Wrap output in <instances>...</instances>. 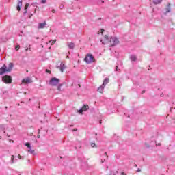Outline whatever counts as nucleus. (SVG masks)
I'll return each mask as SVG.
<instances>
[{
	"instance_id": "1a4fd4ad",
	"label": "nucleus",
	"mask_w": 175,
	"mask_h": 175,
	"mask_svg": "<svg viewBox=\"0 0 175 175\" xmlns=\"http://www.w3.org/2000/svg\"><path fill=\"white\" fill-rule=\"evenodd\" d=\"M170 6H171V4L170 3H169L165 8V14L166 13H170V12H172V8Z\"/></svg>"
},
{
	"instance_id": "39448f33",
	"label": "nucleus",
	"mask_w": 175,
	"mask_h": 175,
	"mask_svg": "<svg viewBox=\"0 0 175 175\" xmlns=\"http://www.w3.org/2000/svg\"><path fill=\"white\" fill-rule=\"evenodd\" d=\"M90 109V106L88 105H84L81 109L78 111V113L83 114V111H87Z\"/></svg>"
},
{
	"instance_id": "37998d69",
	"label": "nucleus",
	"mask_w": 175,
	"mask_h": 175,
	"mask_svg": "<svg viewBox=\"0 0 175 175\" xmlns=\"http://www.w3.org/2000/svg\"><path fill=\"white\" fill-rule=\"evenodd\" d=\"M100 124H102V120H100Z\"/></svg>"
},
{
	"instance_id": "dca6fc26",
	"label": "nucleus",
	"mask_w": 175,
	"mask_h": 175,
	"mask_svg": "<svg viewBox=\"0 0 175 175\" xmlns=\"http://www.w3.org/2000/svg\"><path fill=\"white\" fill-rule=\"evenodd\" d=\"M105 88V86L102 85L100 88H98V92H100V94H102V92H103V89Z\"/></svg>"
},
{
	"instance_id": "c03bdc74",
	"label": "nucleus",
	"mask_w": 175,
	"mask_h": 175,
	"mask_svg": "<svg viewBox=\"0 0 175 175\" xmlns=\"http://www.w3.org/2000/svg\"><path fill=\"white\" fill-rule=\"evenodd\" d=\"M109 174V175H111V174H112V173H111V172H110Z\"/></svg>"
},
{
	"instance_id": "4be33fe9",
	"label": "nucleus",
	"mask_w": 175,
	"mask_h": 175,
	"mask_svg": "<svg viewBox=\"0 0 175 175\" xmlns=\"http://www.w3.org/2000/svg\"><path fill=\"white\" fill-rule=\"evenodd\" d=\"M91 147H96V144H95V143H92L91 144Z\"/></svg>"
},
{
	"instance_id": "de8ad7c7",
	"label": "nucleus",
	"mask_w": 175,
	"mask_h": 175,
	"mask_svg": "<svg viewBox=\"0 0 175 175\" xmlns=\"http://www.w3.org/2000/svg\"><path fill=\"white\" fill-rule=\"evenodd\" d=\"M5 109H8V107H5Z\"/></svg>"
},
{
	"instance_id": "ea45409f",
	"label": "nucleus",
	"mask_w": 175,
	"mask_h": 175,
	"mask_svg": "<svg viewBox=\"0 0 175 175\" xmlns=\"http://www.w3.org/2000/svg\"><path fill=\"white\" fill-rule=\"evenodd\" d=\"M118 66H116V70H118Z\"/></svg>"
},
{
	"instance_id": "f03ea898",
	"label": "nucleus",
	"mask_w": 175,
	"mask_h": 175,
	"mask_svg": "<svg viewBox=\"0 0 175 175\" xmlns=\"http://www.w3.org/2000/svg\"><path fill=\"white\" fill-rule=\"evenodd\" d=\"M84 61H85L86 64H91L92 62H95V57L92 56V54H88L85 56Z\"/></svg>"
},
{
	"instance_id": "5701e85b",
	"label": "nucleus",
	"mask_w": 175,
	"mask_h": 175,
	"mask_svg": "<svg viewBox=\"0 0 175 175\" xmlns=\"http://www.w3.org/2000/svg\"><path fill=\"white\" fill-rule=\"evenodd\" d=\"M15 49L16 50V51H18V50H20V46L18 45L15 47Z\"/></svg>"
},
{
	"instance_id": "473e14b6",
	"label": "nucleus",
	"mask_w": 175,
	"mask_h": 175,
	"mask_svg": "<svg viewBox=\"0 0 175 175\" xmlns=\"http://www.w3.org/2000/svg\"><path fill=\"white\" fill-rule=\"evenodd\" d=\"M52 13H55V10H52Z\"/></svg>"
},
{
	"instance_id": "6e6552de",
	"label": "nucleus",
	"mask_w": 175,
	"mask_h": 175,
	"mask_svg": "<svg viewBox=\"0 0 175 175\" xmlns=\"http://www.w3.org/2000/svg\"><path fill=\"white\" fill-rule=\"evenodd\" d=\"M17 7L16 9L20 12L21 10V6H23V0H18Z\"/></svg>"
},
{
	"instance_id": "9b49d317",
	"label": "nucleus",
	"mask_w": 175,
	"mask_h": 175,
	"mask_svg": "<svg viewBox=\"0 0 175 175\" xmlns=\"http://www.w3.org/2000/svg\"><path fill=\"white\" fill-rule=\"evenodd\" d=\"M67 46L68 49H75V46H76V44L73 42H69L67 44Z\"/></svg>"
},
{
	"instance_id": "ddd939ff",
	"label": "nucleus",
	"mask_w": 175,
	"mask_h": 175,
	"mask_svg": "<svg viewBox=\"0 0 175 175\" xmlns=\"http://www.w3.org/2000/svg\"><path fill=\"white\" fill-rule=\"evenodd\" d=\"M13 63H10L9 64V68H7V72H11L12 69H13Z\"/></svg>"
},
{
	"instance_id": "09e8293b",
	"label": "nucleus",
	"mask_w": 175,
	"mask_h": 175,
	"mask_svg": "<svg viewBox=\"0 0 175 175\" xmlns=\"http://www.w3.org/2000/svg\"><path fill=\"white\" fill-rule=\"evenodd\" d=\"M107 169H109V167H107Z\"/></svg>"
},
{
	"instance_id": "c756f323",
	"label": "nucleus",
	"mask_w": 175,
	"mask_h": 175,
	"mask_svg": "<svg viewBox=\"0 0 175 175\" xmlns=\"http://www.w3.org/2000/svg\"><path fill=\"white\" fill-rule=\"evenodd\" d=\"M18 157L19 158V159H21V155L18 154Z\"/></svg>"
},
{
	"instance_id": "58836bf2",
	"label": "nucleus",
	"mask_w": 175,
	"mask_h": 175,
	"mask_svg": "<svg viewBox=\"0 0 175 175\" xmlns=\"http://www.w3.org/2000/svg\"><path fill=\"white\" fill-rule=\"evenodd\" d=\"M124 174H125V172H122V175H124Z\"/></svg>"
},
{
	"instance_id": "412c9836",
	"label": "nucleus",
	"mask_w": 175,
	"mask_h": 175,
	"mask_svg": "<svg viewBox=\"0 0 175 175\" xmlns=\"http://www.w3.org/2000/svg\"><path fill=\"white\" fill-rule=\"evenodd\" d=\"M28 6H29V3H26L25 6V10H27L28 9Z\"/></svg>"
},
{
	"instance_id": "b1692460",
	"label": "nucleus",
	"mask_w": 175,
	"mask_h": 175,
	"mask_svg": "<svg viewBox=\"0 0 175 175\" xmlns=\"http://www.w3.org/2000/svg\"><path fill=\"white\" fill-rule=\"evenodd\" d=\"M61 87H62V85H59L57 87L58 91H61Z\"/></svg>"
},
{
	"instance_id": "cd10ccee",
	"label": "nucleus",
	"mask_w": 175,
	"mask_h": 175,
	"mask_svg": "<svg viewBox=\"0 0 175 175\" xmlns=\"http://www.w3.org/2000/svg\"><path fill=\"white\" fill-rule=\"evenodd\" d=\"M100 32L101 33H103V32H105V29H100Z\"/></svg>"
},
{
	"instance_id": "4468645a",
	"label": "nucleus",
	"mask_w": 175,
	"mask_h": 175,
	"mask_svg": "<svg viewBox=\"0 0 175 175\" xmlns=\"http://www.w3.org/2000/svg\"><path fill=\"white\" fill-rule=\"evenodd\" d=\"M162 1L163 0H153V3L154 5H159V3H162Z\"/></svg>"
},
{
	"instance_id": "bb28decb",
	"label": "nucleus",
	"mask_w": 175,
	"mask_h": 175,
	"mask_svg": "<svg viewBox=\"0 0 175 175\" xmlns=\"http://www.w3.org/2000/svg\"><path fill=\"white\" fill-rule=\"evenodd\" d=\"M46 73H51V71L50 70H49V69H46Z\"/></svg>"
},
{
	"instance_id": "aec40b11",
	"label": "nucleus",
	"mask_w": 175,
	"mask_h": 175,
	"mask_svg": "<svg viewBox=\"0 0 175 175\" xmlns=\"http://www.w3.org/2000/svg\"><path fill=\"white\" fill-rule=\"evenodd\" d=\"M11 161H12V163H14V155L11 156Z\"/></svg>"
},
{
	"instance_id": "a19ab883",
	"label": "nucleus",
	"mask_w": 175,
	"mask_h": 175,
	"mask_svg": "<svg viewBox=\"0 0 175 175\" xmlns=\"http://www.w3.org/2000/svg\"><path fill=\"white\" fill-rule=\"evenodd\" d=\"M101 2H102V3H105V1H102Z\"/></svg>"
},
{
	"instance_id": "0eeeda50",
	"label": "nucleus",
	"mask_w": 175,
	"mask_h": 175,
	"mask_svg": "<svg viewBox=\"0 0 175 175\" xmlns=\"http://www.w3.org/2000/svg\"><path fill=\"white\" fill-rule=\"evenodd\" d=\"M5 72H8V68H6V64H4L1 68H0V75H3Z\"/></svg>"
},
{
	"instance_id": "a211bd4d",
	"label": "nucleus",
	"mask_w": 175,
	"mask_h": 175,
	"mask_svg": "<svg viewBox=\"0 0 175 175\" xmlns=\"http://www.w3.org/2000/svg\"><path fill=\"white\" fill-rule=\"evenodd\" d=\"M25 146H26V147L29 148V149H31V144L30 143H25Z\"/></svg>"
},
{
	"instance_id": "79ce46f5",
	"label": "nucleus",
	"mask_w": 175,
	"mask_h": 175,
	"mask_svg": "<svg viewBox=\"0 0 175 175\" xmlns=\"http://www.w3.org/2000/svg\"><path fill=\"white\" fill-rule=\"evenodd\" d=\"M60 8H64V5H60Z\"/></svg>"
},
{
	"instance_id": "f257e3e1",
	"label": "nucleus",
	"mask_w": 175,
	"mask_h": 175,
	"mask_svg": "<svg viewBox=\"0 0 175 175\" xmlns=\"http://www.w3.org/2000/svg\"><path fill=\"white\" fill-rule=\"evenodd\" d=\"M103 44H107L109 47H114L120 43V40L116 37H109V36L105 35L104 36V40H101Z\"/></svg>"
},
{
	"instance_id": "393cba45",
	"label": "nucleus",
	"mask_w": 175,
	"mask_h": 175,
	"mask_svg": "<svg viewBox=\"0 0 175 175\" xmlns=\"http://www.w3.org/2000/svg\"><path fill=\"white\" fill-rule=\"evenodd\" d=\"M29 152H31V154H33V152H35V150H29Z\"/></svg>"
},
{
	"instance_id": "423d86ee",
	"label": "nucleus",
	"mask_w": 175,
	"mask_h": 175,
	"mask_svg": "<svg viewBox=\"0 0 175 175\" xmlns=\"http://www.w3.org/2000/svg\"><path fill=\"white\" fill-rule=\"evenodd\" d=\"M29 83H32V81L29 77H27L22 80V84H29Z\"/></svg>"
},
{
	"instance_id": "f3484780",
	"label": "nucleus",
	"mask_w": 175,
	"mask_h": 175,
	"mask_svg": "<svg viewBox=\"0 0 175 175\" xmlns=\"http://www.w3.org/2000/svg\"><path fill=\"white\" fill-rule=\"evenodd\" d=\"M130 58H131V61H136V59H137L136 56L134 55H131Z\"/></svg>"
},
{
	"instance_id": "4c0bfd02",
	"label": "nucleus",
	"mask_w": 175,
	"mask_h": 175,
	"mask_svg": "<svg viewBox=\"0 0 175 175\" xmlns=\"http://www.w3.org/2000/svg\"><path fill=\"white\" fill-rule=\"evenodd\" d=\"M38 135H40V130H38Z\"/></svg>"
},
{
	"instance_id": "2f4dec72",
	"label": "nucleus",
	"mask_w": 175,
	"mask_h": 175,
	"mask_svg": "<svg viewBox=\"0 0 175 175\" xmlns=\"http://www.w3.org/2000/svg\"><path fill=\"white\" fill-rule=\"evenodd\" d=\"M117 173H118V171H116L115 173H113V175H117Z\"/></svg>"
},
{
	"instance_id": "2eb2a0df",
	"label": "nucleus",
	"mask_w": 175,
	"mask_h": 175,
	"mask_svg": "<svg viewBox=\"0 0 175 175\" xmlns=\"http://www.w3.org/2000/svg\"><path fill=\"white\" fill-rule=\"evenodd\" d=\"M109 83V79L108 78H106L104 81H103V87H105V85H106V84H108Z\"/></svg>"
},
{
	"instance_id": "f8f14e48",
	"label": "nucleus",
	"mask_w": 175,
	"mask_h": 175,
	"mask_svg": "<svg viewBox=\"0 0 175 175\" xmlns=\"http://www.w3.org/2000/svg\"><path fill=\"white\" fill-rule=\"evenodd\" d=\"M66 66H65V64L61 63V64H60V71L62 72H63L64 70L66 69Z\"/></svg>"
},
{
	"instance_id": "a878e982",
	"label": "nucleus",
	"mask_w": 175,
	"mask_h": 175,
	"mask_svg": "<svg viewBox=\"0 0 175 175\" xmlns=\"http://www.w3.org/2000/svg\"><path fill=\"white\" fill-rule=\"evenodd\" d=\"M47 0H42L41 1V3H43V4H44V3H46V1Z\"/></svg>"
},
{
	"instance_id": "20e7f679",
	"label": "nucleus",
	"mask_w": 175,
	"mask_h": 175,
	"mask_svg": "<svg viewBox=\"0 0 175 175\" xmlns=\"http://www.w3.org/2000/svg\"><path fill=\"white\" fill-rule=\"evenodd\" d=\"M2 80L5 84H12V77L10 75L3 76Z\"/></svg>"
},
{
	"instance_id": "c85d7f7f",
	"label": "nucleus",
	"mask_w": 175,
	"mask_h": 175,
	"mask_svg": "<svg viewBox=\"0 0 175 175\" xmlns=\"http://www.w3.org/2000/svg\"><path fill=\"white\" fill-rule=\"evenodd\" d=\"M37 137H38V139H40V135L38 134V135H37Z\"/></svg>"
},
{
	"instance_id": "f704fd0d",
	"label": "nucleus",
	"mask_w": 175,
	"mask_h": 175,
	"mask_svg": "<svg viewBox=\"0 0 175 175\" xmlns=\"http://www.w3.org/2000/svg\"><path fill=\"white\" fill-rule=\"evenodd\" d=\"M76 131H77V129H73V132H76Z\"/></svg>"
},
{
	"instance_id": "7ed1b4c3",
	"label": "nucleus",
	"mask_w": 175,
	"mask_h": 175,
	"mask_svg": "<svg viewBox=\"0 0 175 175\" xmlns=\"http://www.w3.org/2000/svg\"><path fill=\"white\" fill-rule=\"evenodd\" d=\"M59 84V79L53 77L49 81V85L52 87H55Z\"/></svg>"
},
{
	"instance_id": "9d476101",
	"label": "nucleus",
	"mask_w": 175,
	"mask_h": 175,
	"mask_svg": "<svg viewBox=\"0 0 175 175\" xmlns=\"http://www.w3.org/2000/svg\"><path fill=\"white\" fill-rule=\"evenodd\" d=\"M46 25H47V23H46V21H44L42 23H39L38 24V29H43V28H44L46 27Z\"/></svg>"
},
{
	"instance_id": "6ab92c4d",
	"label": "nucleus",
	"mask_w": 175,
	"mask_h": 175,
	"mask_svg": "<svg viewBox=\"0 0 175 175\" xmlns=\"http://www.w3.org/2000/svg\"><path fill=\"white\" fill-rule=\"evenodd\" d=\"M55 42H57V40H53V41L51 40V41H49V43H51V46H53L55 43Z\"/></svg>"
},
{
	"instance_id": "7c9ffc66",
	"label": "nucleus",
	"mask_w": 175,
	"mask_h": 175,
	"mask_svg": "<svg viewBox=\"0 0 175 175\" xmlns=\"http://www.w3.org/2000/svg\"><path fill=\"white\" fill-rule=\"evenodd\" d=\"M137 172H142V170H140L139 168H138V169L137 170Z\"/></svg>"
},
{
	"instance_id": "72a5a7b5",
	"label": "nucleus",
	"mask_w": 175,
	"mask_h": 175,
	"mask_svg": "<svg viewBox=\"0 0 175 175\" xmlns=\"http://www.w3.org/2000/svg\"><path fill=\"white\" fill-rule=\"evenodd\" d=\"M26 13H28V10H25L24 14H26Z\"/></svg>"
},
{
	"instance_id": "c9c22d12",
	"label": "nucleus",
	"mask_w": 175,
	"mask_h": 175,
	"mask_svg": "<svg viewBox=\"0 0 175 175\" xmlns=\"http://www.w3.org/2000/svg\"><path fill=\"white\" fill-rule=\"evenodd\" d=\"M156 146H161V143L157 144Z\"/></svg>"
},
{
	"instance_id": "49530a36",
	"label": "nucleus",
	"mask_w": 175,
	"mask_h": 175,
	"mask_svg": "<svg viewBox=\"0 0 175 175\" xmlns=\"http://www.w3.org/2000/svg\"><path fill=\"white\" fill-rule=\"evenodd\" d=\"M28 51V49H26V51Z\"/></svg>"
},
{
	"instance_id": "e433bc0d",
	"label": "nucleus",
	"mask_w": 175,
	"mask_h": 175,
	"mask_svg": "<svg viewBox=\"0 0 175 175\" xmlns=\"http://www.w3.org/2000/svg\"><path fill=\"white\" fill-rule=\"evenodd\" d=\"M144 92H146V91H145V90H143V91L142 92V94H144Z\"/></svg>"
},
{
	"instance_id": "a18cd8bd",
	"label": "nucleus",
	"mask_w": 175,
	"mask_h": 175,
	"mask_svg": "<svg viewBox=\"0 0 175 175\" xmlns=\"http://www.w3.org/2000/svg\"><path fill=\"white\" fill-rule=\"evenodd\" d=\"M105 155H107V152H105Z\"/></svg>"
}]
</instances>
